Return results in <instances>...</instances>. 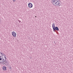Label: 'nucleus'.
Listing matches in <instances>:
<instances>
[{"instance_id":"1a4fd4ad","label":"nucleus","mask_w":73,"mask_h":73,"mask_svg":"<svg viewBox=\"0 0 73 73\" xmlns=\"http://www.w3.org/2000/svg\"><path fill=\"white\" fill-rule=\"evenodd\" d=\"M52 27L53 29H54L55 28V24L54 23H53L52 25Z\"/></svg>"},{"instance_id":"6e6552de","label":"nucleus","mask_w":73,"mask_h":73,"mask_svg":"<svg viewBox=\"0 0 73 73\" xmlns=\"http://www.w3.org/2000/svg\"><path fill=\"white\" fill-rule=\"evenodd\" d=\"M2 69L4 70H7V68L5 66H3L2 68Z\"/></svg>"},{"instance_id":"7ed1b4c3","label":"nucleus","mask_w":73,"mask_h":73,"mask_svg":"<svg viewBox=\"0 0 73 73\" xmlns=\"http://www.w3.org/2000/svg\"><path fill=\"white\" fill-rule=\"evenodd\" d=\"M28 5L29 8H32L33 7V5L31 3H29L28 4Z\"/></svg>"},{"instance_id":"ddd939ff","label":"nucleus","mask_w":73,"mask_h":73,"mask_svg":"<svg viewBox=\"0 0 73 73\" xmlns=\"http://www.w3.org/2000/svg\"><path fill=\"white\" fill-rule=\"evenodd\" d=\"M13 1H14V2H15V1H16V0H13Z\"/></svg>"},{"instance_id":"9b49d317","label":"nucleus","mask_w":73,"mask_h":73,"mask_svg":"<svg viewBox=\"0 0 73 73\" xmlns=\"http://www.w3.org/2000/svg\"><path fill=\"white\" fill-rule=\"evenodd\" d=\"M3 56H4V57L6 56V55H5V54H3Z\"/></svg>"},{"instance_id":"9d476101","label":"nucleus","mask_w":73,"mask_h":73,"mask_svg":"<svg viewBox=\"0 0 73 73\" xmlns=\"http://www.w3.org/2000/svg\"><path fill=\"white\" fill-rule=\"evenodd\" d=\"M4 58L5 59V61H6V59H7V57L6 56H5L4 58Z\"/></svg>"},{"instance_id":"0eeeda50","label":"nucleus","mask_w":73,"mask_h":73,"mask_svg":"<svg viewBox=\"0 0 73 73\" xmlns=\"http://www.w3.org/2000/svg\"><path fill=\"white\" fill-rule=\"evenodd\" d=\"M4 54L2 52H0V57H3Z\"/></svg>"},{"instance_id":"f257e3e1","label":"nucleus","mask_w":73,"mask_h":73,"mask_svg":"<svg viewBox=\"0 0 73 73\" xmlns=\"http://www.w3.org/2000/svg\"><path fill=\"white\" fill-rule=\"evenodd\" d=\"M51 3H53L54 5H59V7H60L61 5L60 3V0H51Z\"/></svg>"},{"instance_id":"f03ea898","label":"nucleus","mask_w":73,"mask_h":73,"mask_svg":"<svg viewBox=\"0 0 73 73\" xmlns=\"http://www.w3.org/2000/svg\"><path fill=\"white\" fill-rule=\"evenodd\" d=\"M5 61V59L3 57L0 56V62H3Z\"/></svg>"},{"instance_id":"f8f14e48","label":"nucleus","mask_w":73,"mask_h":73,"mask_svg":"<svg viewBox=\"0 0 73 73\" xmlns=\"http://www.w3.org/2000/svg\"><path fill=\"white\" fill-rule=\"evenodd\" d=\"M19 23H21V21H19Z\"/></svg>"},{"instance_id":"423d86ee","label":"nucleus","mask_w":73,"mask_h":73,"mask_svg":"<svg viewBox=\"0 0 73 73\" xmlns=\"http://www.w3.org/2000/svg\"><path fill=\"white\" fill-rule=\"evenodd\" d=\"M1 63H2L3 65H5V64H7V61L5 60L4 62H1Z\"/></svg>"},{"instance_id":"20e7f679","label":"nucleus","mask_w":73,"mask_h":73,"mask_svg":"<svg viewBox=\"0 0 73 73\" xmlns=\"http://www.w3.org/2000/svg\"><path fill=\"white\" fill-rule=\"evenodd\" d=\"M12 35L13 37H16V33L15 32H12Z\"/></svg>"},{"instance_id":"4468645a","label":"nucleus","mask_w":73,"mask_h":73,"mask_svg":"<svg viewBox=\"0 0 73 73\" xmlns=\"http://www.w3.org/2000/svg\"><path fill=\"white\" fill-rule=\"evenodd\" d=\"M1 19H0V23H1Z\"/></svg>"},{"instance_id":"39448f33","label":"nucleus","mask_w":73,"mask_h":73,"mask_svg":"<svg viewBox=\"0 0 73 73\" xmlns=\"http://www.w3.org/2000/svg\"><path fill=\"white\" fill-rule=\"evenodd\" d=\"M56 31H59V29H58V28L57 27H56L53 29V31L54 32H56Z\"/></svg>"}]
</instances>
